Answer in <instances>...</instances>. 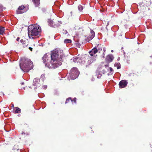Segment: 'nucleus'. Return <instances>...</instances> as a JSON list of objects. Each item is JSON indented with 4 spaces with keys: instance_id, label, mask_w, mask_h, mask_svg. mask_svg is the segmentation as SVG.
<instances>
[{
    "instance_id": "1a4fd4ad",
    "label": "nucleus",
    "mask_w": 152,
    "mask_h": 152,
    "mask_svg": "<svg viewBox=\"0 0 152 152\" xmlns=\"http://www.w3.org/2000/svg\"><path fill=\"white\" fill-rule=\"evenodd\" d=\"M58 50H55L53 51L51 56L52 60H58Z\"/></svg>"
},
{
    "instance_id": "f704fd0d",
    "label": "nucleus",
    "mask_w": 152,
    "mask_h": 152,
    "mask_svg": "<svg viewBox=\"0 0 152 152\" xmlns=\"http://www.w3.org/2000/svg\"><path fill=\"white\" fill-rule=\"evenodd\" d=\"M109 21H107V24L106 25V26H108L109 25Z\"/></svg>"
},
{
    "instance_id": "f03ea898",
    "label": "nucleus",
    "mask_w": 152,
    "mask_h": 152,
    "mask_svg": "<svg viewBox=\"0 0 152 152\" xmlns=\"http://www.w3.org/2000/svg\"><path fill=\"white\" fill-rule=\"evenodd\" d=\"M39 26H29L28 29V36L29 38L34 39L36 37L39 36V34L38 29H39Z\"/></svg>"
},
{
    "instance_id": "ea45409f",
    "label": "nucleus",
    "mask_w": 152,
    "mask_h": 152,
    "mask_svg": "<svg viewBox=\"0 0 152 152\" xmlns=\"http://www.w3.org/2000/svg\"><path fill=\"white\" fill-rule=\"evenodd\" d=\"M12 107H14V104H12Z\"/></svg>"
},
{
    "instance_id": "ddd939ff",
    "label": "nucleus",
    "mask_w": 152,
    "mask_h": 152,
    "mask_svg": "<svg viewBox=\"0 0 152 152\" xmlns=\"http://www.w3.org/2000/svg\"><path fill=\"white\" fill-rule=\"evenodd\" d=\"M90 33V34L87 37L88 41L93 39L95 35V33L93 30H91Z\"/></svg>"
},
{
    "instance_id": "6ab92c4d",
    "label": "nucleus",
    "mask_w": 152,
    "mask_h": 152,
    "mask_svg": "<svg viewBox=\"0 0 152 152\" xmlns=\"http://www.w3.org/2000/svg\"><path fill=\"white\" fill-rule=\"evenodd\" d=\"M114 66L117 67V69H120L121 68V65L119 63H115L114 64Z\"/></svg>"
},
{
    "instance_id": "58836bf2",
    "label": "nucleus",
    "mask_w": 152,
    "mask_h": 152,
    "mask_svg": "<svg viewBox=\"0 0 152 152\" xmlns=\"http://www.w3.org/2000/svg\"><path fill=\"white\" fill-rule=\"evenodd\" d=\"M111 52H112V53H113V50H111Z\"/></svg>"
},
{
    "instance_id": "6e6552de",
    "label": "nucleus",
    "mask_w": 152,
    "mask_h": 152,
    "mask_svg": "<svg viewBox=\"0 0 152 152\" xmlns=\"http://www.w3.org/2000/svg\"><path fill=\"white\" fill-rule=\"evenodd\" d=\"M40 81V80L38 78H36L34 79L33 85L35 89H37L41 86V84L39 83Z\"/></svg>"
},
{
    "instance_id": "dca6fc26",
    "label": "nucleus",
    "mask_w": 152,
    "mask_h": 152,
    "mask_svg": "<svg viewBox=\"0 0 152 152\" xmlns=\"http://www.w3.org/2000/svg\"><path fill=\"white\" fill-rule=\"evenodd\" d=\"M124 60L126 61H129L130 57L128 54H125L124 53Z\"/></svg>"
},
{
    "instance_id": "473e14b6",
    "label": "nucleus",
    "mask_w": 152,
    "mask_h": 152,
    "mask_svg": "<svg viewBox=\"0 0 152 152\" xmlns=\"http://www.w3.org/2000/svg\"><path fill=\"white\" fill-rule=\"evenodd\" d=\"M78 59V57H76L75 58H74L73 61H77Z\"/></svg>"
},
{
    "instance_id": "72a5a7b5",
    "label": "nucleus",
    "mask_w": 152,
    "mask_h": 152,
    "mask_svg": "<svg viewBox=\"0 0 152 152\" xmlns=\"http://www.w3.org/2000/svg\"><path fill=\"white\" fill-rule=\"evenodd\" d=\"M29 49L31 51H32V48L31 47H29Z\"/></svg>"
},
{
    "instance_id": "c9c22d12",
    "label": "nucleus",
    "mask_w": 152,
    "mask_h": 152,
    "mask_svg": "<svg viewBox=\"0 0 152 152\" xmlns=\"http://www.w3.org/2000/svg\"><path fill=\"white\" fill-rule=\"evenodd\" d=\"M20 39V38L19 37H17L16 39V40L17 41H18Z\"/></svg>"
},
{
    "instance_id": "b1692460",
    "label": "nucleus",
    "mask_w": 152,
    "mask_h": 152,
    "mask_svg": "<svg viewBox=\"0 0 152 152\" xmlns=\"http://www.w3.org/2000/svg\"><path fill=\"white\" fill-rule=\"evenodd\" d=\"M97 73L96 74V75H97V77L98 78H101L102 76V74H101L99 72H97Z\"/></svg>"
},
{
    "instance_id": "a211bd4d",
    "label": "nucleus",
    "mask_w": 152,
    "mask_h": 152,
    "mask_svg": "<svg viewBox=\"0 0 152 152\" xmlns=\"http://www.w3.org/2000/svg\"><path fill=\"white\" fill-rule=\"evenodd\" d=\"M42 59L43 60V62L44 63H45L47 62L48 60L47 56L46 55H44L42 57Z\"/></svg>"
},
{
    "instance_id": "79ce46f5",
    "label": "nucleus",
    "mask_w": 152,
    "mask_h": 152,
    "mask_svg": "<svg viewBox=\"0 0 152 152\" xmlns=\"http://www.w3.org/2000/svg\"><path fill=\"white\" fill-rule=\"evenodd\" d=\"M1 15H0V17H1Z\"/></svg>"
},
{
    "instance_id": "a19ab883",
    "label": "nucleus",
    "mask_w": 152,
    "mask_h": 152,
    "mask_svg": "<svg viewBox=\"0 0 152 152\" xmlns=\"http://www.w3.org/2000/svg\"><path fill=\"white\" fill-rule=\"evenodd\" d=\"M23 133H22V134H23Z\"/></svg>"
},
{
    "instance_id": "7c9ffc66",
    "label": "nucleus",
    "mask_w": 152,
    "mask_h": 152,
    "mask_svg": "<svg viewBox=\"0 0 152 152\" xmlns=\"http://www.w3.org/2000/svg\"><path fill=\"white\" fill-rule=\"evenodd\" d=\"M2 8H1V7L0 6V15H1V12H2Z\"/></svg>"
},
{
    "instance_id": "7ed1b4c3",
    "label": "nucleus",
    "mask_w": 152,
    "mask_h": 152,
    "mask_svg": "<svg viewBox=\"0 0 152 152\" xmlns=\"http://www.w3.org/2000/svg\"><path fill=\"white\" fill-rule=\"evenodd\" d=\"M151 2L149 0H146L144 2H140L139 3L140 7V10H141L143 12H147L150 10L148 6L151 4Z\"/></svg>"
},
{
    "instance_id": "9d476101",
    "label": "nucleus",
    "mask_w": 152,
    "mask_h": 152,
    "mask_svg": "<svg viewBox=\"0 0 152 152\" xmlns=\"http://www.w3.org/2000/svg\"><path fill=\"white\" fill-rule=\"evenodd\" d=\"M114 58L113 56L111 55H108L106 56L105 58V61L108 63L112 62Z\"/></svg>"
},
{
    "instance_id": "2f4dec72",
    "label": "nucleus",
    "mask_w": 152,
    "mask_h": 152,
    "mask_svg": "<svg viewBox=\"0 0 152 152\" xmlns=\"http://www.w3.org/2000/svg\"><path fill=\"white\" fill-rule=\"evenodd\" d=\"M42 87L44 89H46V88H47V86L45 85L44 86H42Z\"/></svg>"
},
{
    "instance_id": "2eb2a0df",
    "label": "nucleus",
    "mask_w": 152,
    "mask_h": 152,
    "mask_svg": "<svg viewBox=\"0 0 152 152\" xmlns=\"http://www.w3.org/2000/svg\"><path fill=\"white\" fill-rule=\"evenodd\" d=\"M97 52V49H96L94 47L91 51L89 52V53L91 56H93Z\"/></svg>"
},
{
    "instance_id": "412c9836",
    "label": "nucleus",
    "mask_w": 152,
    "mask_h": 152,
    "mask_svg": "<svg viewBox=\"0 0 152 152\" xmlns=\"http://www.w3.org/2000/svg\"><path fill=\"white\" fill-rule=\"evenodd\" d=\"M72 42V40L69 39H66L64 40V42L65 43H69Z\"/></svg>"
},
{
    "instance_id": "a878e982",
    "label": "nucleus",
    "mask_w": 152,
    "mask_h": 152,
    "mask_svg": "<svg viewBox=\"0 0 152 152\" xmlns=\"http://www.w3.org/2000/svg\"><path fill=\"white\" fill-rule=\"evenodd\" d=\"M78 9L79 11H81L83 9V7L81 5H79L78 6Z\"/></svg>"
},
{
    "instance_id": "4468645a",
    "label": "nucleus",
    "mask_w": 152,
    "mask_h": 152,
    "mask_svg": "<svg viewBox=\"0 0 152 152\" xmlns=\"http://www.w3.org/2000/svg\"><path fill=\"white\" fill-rule=\"evenodd\" d=\"M103 48V45L99 44L97 45L95 47L96 49H97V51L99 52V53L102 50Z\"/></svg>"
},
{
    "instance_id": "cd10ccee",
    "label": "nucleus",
    "mask_w": 152,
    "mask_h": 152,
    "mask_svg": "<svg viewBox=\"0 0 152 152\" xmlns=\"http://www.w3.org/2000/svg\"><path fill=\"white\" fill-rule=\"evenodd\" d=\"M45 74H42L41 76V78L44 80L45 78Z\"/></svg>"
},
{
    "instance_id": "aec40b11",
    "label": "nucleus",
    "mask_w": 152,
    "mask_h": 152,
    "mask_svg": "<svg viewBox=\"0 0 152 152\" xmlns=\"http://www.w3.org/2000/svg\"><path fill=\"white\" fill-rule=\"evenodd\" d=\"M5 29L4 27H0V34H3L4 32Z\"/></svg>"
},
{
    "instance_id": "39448f33",
    "label": "nucleus",
    "mask_w": 152,
    "mask_h": 152,
    "mask_svg": "<svg viewBox=\"0 0 152 152\" xmlns=\"http://www.w3.org/2000/svg\"><path fill=\"white\" fill-rule=\"evenodd\" d=\"M29 9L28 5L25 6L24 5L20 6L16 11V13L17 14L23 13L27 11Z\"/></svg>"
},
{
    "instance_id": "e433bc0d",
    "label": "nucleus",
    "mask_w": 152,
    "mask_h": 152,
    "mask_svg": "<svg viewBox=\"0 0 152 152\" xmlns=\"http://www.w3.org/2000/svg\"><path fill=\"white\" fill-rule=\"evenodd\" d=\"M109 66V65L108 64H107L105 65V67H107Z\"/></svg>"
},
{
    "instance_id": "20e7f679",
    "label": "nucleus",
    "mask_w": 152,
    "mask_h": 152,
    "mask_svg": "<svg viewBox=\"0 0 152 152\" xmlns=\"http://www.w3.org/2000/svg\"><path fill=\"white\" fill-rule=\"evenodd\" d=\"M45 66L49 69H55L58 67L61 64V61H60L59 60H51V64L48 65V64H45Z\"/></svg>"
},
{
    "instance_id": "bb28decb",
    "label": "nucleus",
    "mask_w": 152,
    "mask_h": 152,
    "mask_svg": "<svg viewBox=\"0 0 152 152\" xmlns=\"http://www.w3.org/2000/svg\"><path fill=\"white\" fill-rule=\"evenodd\" d=\"M77 99L76 98H74L73 100L72 99L71 101L72 103H74L76 104V103Z\"/></svg>"
},
{
    "instance_id": "f257e3e1",
    "label": "nucleus",
    "mask_w": 152,
    "mask_h": 152,
    "mask_svg": "<svg viewBox=\"0 0 152 152\" xmlns=\"http://www.w3.org/2000/svg\"><path fill=\"white\" fill-rule=\"evenodd\" d=\"M20 69L24 72H28L33 68L32 62L28 59L23 58L20 64Z\"/></svg>"
},
{
    "instance_id": "f8f14e48",
    "label": "nucleus",
    "mask_w": 152,
    "mask_h": 152,
    "mask_svg": "<svg viewBox=\"0 0 152 152\" xmlns=\"http://www.w3.org/2000/svg\"><path fill=\"white\" fill-rule=\"evenodd\" d=\"M20 42L22 43V45L23 48L27 47L28 44V40L26 39L25 38L20 40Z\"/></svg>"
},
{
    "instance_id": "0eeeda50",
    "label": "nucleus",
    "mask_w": 152,
    "mask_h": 152,
    "mask_svg": "<svg viewBox=\"0 0 152 152\" xmlns=\"http://www.w3.org/2000/svg\"><path fill=\"white\" fill-rule=\"evenodd\" d=\"M48 23L50 26L54 28L58 27L60 25L58 23V21L55 22L50 19H48Z\"/></svg>"
},
{
    "instance_id": "4c0bfd02",
    "label": "nucleus",
    "mask_w": 152,
    "mask_h": 152,
    "mask_svg": "<svg viewBox=\"0 0 152 152\" xmlns=\"http://www.w3.org/2000/svg\"><path fill=\"white\" fill-rule=\"evenodd\" d=\"M46 64H48V65H49V64H50V66H51V62L50 63H47Z\"/></svg>"
},
{
    "instance_id": "4be33fe9",
    "label": "nucleus",
    "mask_w": 152,
    "mask_h": 152,
    "mask_svg": "<svg viewBox=\"0 0 152 152\" xmlns=\"http://www.w3.org/2000/svg\"><path fill=\"white\" fill-rule=\"evenodd\" d=\"M16 110H15V113H19L20 112L21 110L18 107H15Z\"/></svg>"
},
{
    "instance_id": "393cba45",
    "label": "nucleus",
    "mask_w": 152,
    "mask_h": 152,
    "mask_svg": "<svg viewBox=\"0 0 152 152\" xmlns=\"http://www.w3.org/2000/svg\"><path fill=\"white\" fill-rule=\"evenodd\" d=\"M90 58V59L88 61V63L91 64L95 60V59H92L91 58Z\"/></svg>"
},
{
    "instance_id": "9b49d317",
    "label": "nucleus",
    "mask_w": 152,
    "mask_h": 152,
    "mask_svg": "<svg viewBox=\"0 0 152 152\" xmlns=\"http://www.w3.org/2000/svg\"><path fill=\"white\" fill-rule=\"evenodd\" d=\"M128 84L127 82L125 80H122L119 83V87L121 88H123L126 86Z\"/></svg>"
},
{
    "instance_id": "5701e85b",
    "label": "nucleus",
    "mask_w": 152,
    "mask_h": 152,
    "mask_svg": "<svg viewBox=\"0 0 152 152\" xmlns=\"http://www.w3.org/2000/svg\"><path fill=\"white\" fill-rule=\"evenodd\" d=\"M72 100V98L71 97H69L68 98H67L65 104H66L69 102L70 101H71Z\"/></svg>"
},
{
    "instance_id": "423d86ee",
    "label": "nucleus",
    "mask_w": 152,
    "mask_h": 152,
    "mask_svg": "<svg viewBox=\"0 0 152 152\" xmlns=\"http://www.w3.org/2000/svg\"><path fill=\"white\" fill-rule=\"evenodd\" d=\"M70 76H74L73 77V79H75L77 77L79 74V72L76 68H73L70 71Z\"/></svg>"
},
{
    "instance_id": "f3484780",
    "label": "nucleus",
    "mask_w": 152,
    "mask_h": 152,
    "mask_svg": "<svg viewBox=\"0 0 152 152\" xmlns=\"http://www.w3.org/2000/svg\"><path fill=\"white\" fill-rule=\"evenodd\" d=\"M36 6H38L40 4V0H32Z\"/></svg>"
},
{
    "instance_id": "c756f323",
    "label": "nucleus",
    "mask_w": 152,
    "mask_h": 152,
    "mask_svg": "<svg viewBox=\"0 0 152 152\" xmlns=\"http://www.w3.org/2000/svg\"><path fill=\"white\" fill-rule=\"evenodd\" d=\"M109 69L110 70V72H112L113 71V68L111 67H109Z\"/></svg>"
},
{
    "instance_id": "c85d7f7f",
    "label": "nucleus",
    "mask_w": 152,
    "mask_h": 152,
    "mask_svg": "<svg viewBox=\"0 0 152 152\" xmlns=\"http://www.w3.org/2000/svg\"><path fill=\"white\" fill-rule=\"evenodd\" d=\"M102 49H103V54L104 55H104H105V53H104L106 51V49H105V48H104V47Z\"/></svg>"
}]
</instances>
